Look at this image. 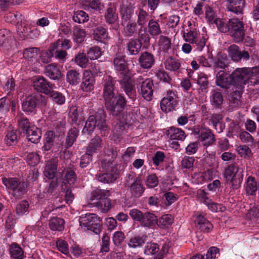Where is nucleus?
<instances>
[{"label":"nucleus","instance_id":"obj_1","mask_svg":"<svg viewBox=\"0 0 259 259\" xmlns=\"http://www.w3.org/2000/svg\"><path fill=\"white\" fill-rule=\"evenodd\" d=\"M103 97L107 109L113 115H117L123 109L125 104L124 98L121 95L115 96L114 86L115 80L110 76L104 77Z\"/></svg>","mask_w":259,"mask_h":259},{"label":"nucleus","instance_id":"obj_2","mask_svg":"<svg viewBox=\"0 0 259 259\" xmlns=\"http://www.w3.org/2000/svg\"><path fill=\"white\" fill-rule=\"evenodd\" d=\"M102 170L96 175L98 180L104 184L113 183L118 178L119 171L117 165L110 161L103 160L102 162Z\"/></svg>","mask_w":259,"mask_h":259},{"label":"nucleus","instance_id":"obj_3","mask_svg":"<svg viewBox=\"0 0 259 259\" xmlns=\"http://www.w3.org/2000/svg\"><path fill=\"white\" fill-rule=\"evenodd\" d=\"M81 229L91 230L96 234H99L102 230V224L99 217L94 213H86L81 215L79 220Z\"/></svg>","mask_w":259,"mask_h":259},{"label":"nucleus","instance_id":"obj_4","mask_svg":"<svg viewBox=\"0 0 259 259\" xmlns=\"http://www.w3.org/2000/svg\"><path fill=\"white\" fill-rule=\"evenodd\" d=\"M3 184L11 191L13 195L16 198H20L27 192L26 183L16 178H4L2 179Z\"/></svg>","mask_w":259,"mask_h":259},{"label":"nucleus","instance_id":"obj_5","mask_svg":"<svg viewBox=\"0 0 259 259\" xmlns=\"http://www.w3.org/2000/svg\"><path fill=\"white\" fill-rule=\"evenodd\" d=\"M243 170L237 164L230 165L224 171V177L234 189L240 187L243 177Z\"/></svg>","mask_w":259,"mask_h":259},{"label":"nucleus","instance_id":"obj_6","mask_svg":"<svg viewBox=\"0 0 259 259\" xmlns=\"http://www.w3.org/2000/svg\"><path fill=\"white\" fill-rule=\"evenodd\" d=\"M249 69L247 68H238L231 74V77L234 87V92L240 95L239 90L245 84L249 79Z\"/></svg>","mask_w":259,"mask_h":259},{"label":"nucleus","instance_id":"obj_7","mask_svg":"<svg viewBox=\"0 0 259 259\" xmlns=\"http://www.w3.org/2000/svg\"><path fill=\"white\" fill-rule=\"evenodd\" d=\"M105 117L104 111L103 110H98L95 116H90L83 128V132H92L96 126L100 130H104L106 127Z\"/></svg>","mask_w":259,"mask_h":259},{"label":"nucleus","instance_id":"obj_8","mask_svg":"<svg viewBox=\"0 0 259 259\" xmlns=\"http://www.w3.org/2000/svg\"><path fill=\"white\" fill-rule=\"evenodd\" d=\"M135 82L143 98L147 101L151 100L153 91V83L151 79L140 75L135 79Z\"/></svg>","mask_w":259,"mask_h":259},{"label":"nucleus","instance_id":"obj_9","mask_svg":"<svg viewBox=\"0 0 259 259\" xmlns=\"http://www.w3.org/2000/svg\"><path fill=\"white\" fill-rule=\"evenodd\" d=\"M71 47L70 40L67 39H59L51 46L54 56L64 62L67 53L65 50H68Z\"/></svg>","mask_w":259,"mask_h":259},{"label":"nucleus","instance_id":"obj_10","mask_svg":"<svg viewBox=\"0 0 259 259\" xmlns=\"http://www.w3.org/2000/svg\"><path fill=\"white\" fill-rule=\"evenodd\" d=\"M230 26L231 36L235 42L242 41L244 37V27L243 23L237 19L233 18L228 21Z\"/></svg>","mask_w":259,"mask_h":259},{"label":"nucleus","instance_id":"obj_11","mask_svg":"<svg viewBox=\"0 0 259 259\" xmlns=\"http://www.w3.org/2000/svg\"><path fill=\"white\" fill-rule=\"evenodd\" d=\"M183 36L186 42L195 45L198 51H201L206 45L207 38L198 33L196 30L184 32Z\"/></svg>","mask_w":259,"mask_h":259},{"label":"nucleus","instance_id":"obj_12","mask_svg":"<svg viewBox=\"0 0 259 259\" xmlns=\"http://www.w3.org/2000/svg\"><path fill=\"white\" fill-rule=\"evenodd\" d=\"M178 102V97L176 92L168 91L165 96L161 101V109L165 112L175 110Z\"/></svg>","mask_w":259,"mask_h":259},{"label":"nucleus","instance_id":"obj_13","mask_svg":"<svg viewBox=\"0 0 259 259\" xmlns=\"http://www.w3.org/2000/svg\"><path fill=\"white\" fill-rule=\"evenodd\" d=\"M126 186L130 188V191L133 196L136 198L141 197L145 191L142 181L139 177L134 178L132 175H129Z\"/></svg>","mask_w":259,"mask_h":259},{"label":"nucleus","instance_id":"obj_14","mask_svg":"<svg viewBox=\"0 0 259 259\" xmlns=\"http://www.w3.org/2000/svg\"><path fill=\"white\" fill-rule=\"evenodd\" d=\"M41 101L44 104H46L45 98L40 95H32L27 97L22 104V110L26 112H32L34 111L36 105Z\"/></svg>","mask_w":259,"mask_h":259},{"label":"nucleus","instance_id":"obj_15","mask_svg":"<svg viewBox=\"0 0 259 259\" xmlns=\"http://www.w3.org/2000/svg\"><path fill=\"white\" fill-rule=\"evenodd\" d=\"M194 134L198 136V140L203 142L204 146L210 145L214 141V135L208 128L205 127L196 128Z\"/></svg>","mask_w":259,"mask_h":259},{"label":"nucleus","instance_id":"obj_16","mask_svg":"<svg viewBox=\"0 0 259 259\" xmlns=\"http://www.w3.org/2000/svg\"><path fill=\"white\" fill-rule=\"evenodd\" d=\"M32 82L35 90L46 95L49 93L51 90L56 88L54 84L48 82L44 77L41 76L34 77L32 79Z\"/></svg>","mask_w":259,"mask_h":259},{"label":"nucleus","instance_id":"obj_17","mask_svg":"<svg viewBox=\"0 0 259 259\" xmlns=\"http://www.w3.org/2000/svg\"><path fill=\"white\" fill-rule=\"evenodd\" d=\"M215 82L218 86L222 88L235 91L231 74H228L224 70H221L218 72Z\"/></svg>","mask_w":259,"mask_h":259},{"label":"nucleus","instance_id":"obj_18","mask_svg":"<svg viewBox=\"0 0 259 259\" xmlns=\"http://www.w3.org/2000/svg\"><path fill=\"white\" fill-rule=\"evenodd\" d=\"M95 79L90 70H85L83 73L82 81L80 88L84 92H90L94 89Z\"/></svg>","mask_w":259,"mask_h":259},{"label":"nucleus","instance_id":"obj_19","mask_svg":"<svg viewBox=\"0 0 259 259\" xmlns=\"http://www.w3.org/2000/svg\"><path fill=\"white\" fill-rule=\"evenodd\" d=\"M229 56L234 61L238 62L242 59L248 60L249 55L247 51L242 52L239 50V47L236 45H231L228 48Z\"/></svg>","mask_w":259,"mask_h":259},{"label":"nucleus","instance_id":"obj_20","mask_svg":"<svg viewBox=\"0 0 259 259\" xmlns=\"http://www.w3.org/2000/svg\"><path fill=\"white\" fill-rule=\"evenodd\" d=\"M244 4V0H226L224 2L227 10L237 14L242 13Z\"/></svg>","mask_w":259,"mask_h":259},{"label":"nucleus","instance_id":"obj_21","mask_svg":"<svg viewBox=\"0 0 259 259\" xmlns=\"http://www.w3.org/2000/svg\"><path fill=\"white\" fill-rule=\"evenodd\" d=\"M138 61L142 68L149 69L154 65L155 59L152 54L145 52L141 54Z\"/></svg>","mask_w":259,"mask_h":259},{"label":"nucleus","instance_id":"obj_22","mask_svg":"<svg viewBox=\"0 0 259 259\" xmlns=\"http://www.w3.org/2000/svg\"><path fill=\"white\" fill-rule=\"evenodd\" d=\"M122 89L126 94L131 98L134 97L136 90L134 86V81L130 77L125 76L120 81Z\"/></svg>","mask_w":259,"mask_h":259},{"label":"nucleus","instance_id":"obj_23","mask_svg":"<svg viewBox=\"0 0 259 259\" xmlns=\"http://www.w3.org/2000/svg\"><path fill=\"white\" fill-rule=\"evenodd\" d=\"M195 222L197 229L203 232H209L213 228L212 224L202 215L197 216Z\"/></svg>","mask_w":259,"mask_h":259},{"label":"nucleus","instance_id":"obj_24","mask_svg":"<svg viewBox=\"0 0 259 259\" xmlns=\"http://www.w3.org/2000/svg\"><path fill=\"white\" fill-rule=\"evenodd\" d=\"M28 141L33 143L39 142L41 136V131L34 125H31L26 131Z\"/></svg>","mask_w":259,"mask_h":259},{"label":"nucleus","instance_id":"obj_25","mask_svg":"<svg viewBox=\"0 0 259 259\" xmlns=\"http://www.w3.org/2000/svg\"><path fill=\"white\" fill-rule=\"evenodd\" d=\"M166 134L171 140L183 141L186 135L184 132L180 128L171 127L166 131Z\"/></svg>","mask_w":259,"mask_h":259},{"label":"nucleus","instance_id":"obj_26","mask_svg":"<svg viewBox=\"0 0 259 259\" xmlns=\"http://www.w3.org/2000/svg\"><path fill=\"white\" fill-rule=\"evenodd\" d=\"M46 71L47 75L53 80H58L62 76L61 72L58 65L55 63L49 64L46 66Z\"/></svg>","mask_w":259,"mask_h":259},{"label":"nucleus","instance_id":"obj_27","mask_svg":"<svg viewBox=\"0 0 259 259\" xmlns=\"http://www.w3.org/2000/svg\"><path fill=\"white\" fill-rule=\"evenodd\" d=\"M76 181V175L73 171L70 170L65 175L61 185L62 190L65 191L66 189H71L72 186Z\"/></svg>","mask_w":259,"mask_h":259},{"label":"nucleus","instance_id":"obj_28","mask_svg":"<svg viewBox=\"0 0 259 259\" xmlns=\"http://www.w3.org/2000/svg\"><path fill=\"white\" fill-rule=\"evenodd\" d=\"M156 222L157 217L154 214L146 212L144 213L140 223L144 227L151 228L156 224Z\"/></svg>","mask_w":259,"mask_h":259},{"label":"nucleus","instance_id":"obj_29","mask_svg":"<svg viewBox=\"0 0 259 259\" xmlns=\"http://www.w3.org/2000/svg\"><path fill=\"white\" fill-rule=\"evenodd\" d=\"M257 185L254 177L249 176L245 182V190L248 195H253L257 190Z\"/></svg>","mask_w":259,"mask_h":259},{"label":"nucleus","instance_id":"obj_30","mask_svg":"<svg viewBox=\"0 0 259 259\" xmlns=\"http://www.w3.org/2000/svg\"><path fill=\"white\" fill-rule=\"evenodd\" d=\"M64 221L58 217L51 218L49 223V228L53 231H62L64 228Z\"/></svg>","mask_w":259,"mask_h":259},{"label":"nucleus","instance_id":"obj_31","mask_svg":"<svg viewBox=\"0 0 259 259\" xmlns=\"http://www.w3.org/2000/svg\"><path fill=\"white\" fill-rule=\"evenodd\" d=\"M57 171V164L54 160H51L47 162L44 171L45 176L49 179L54 178Z\"/></svg>","mask_w":259,"mask_h":259},{"label":"nucleus","instance_id":"obj_32","mask_svg":"<svg viewBox=\"0 0 259 259\" xmlns=\"http://www.w3.org/2000/svg\"><path fill=\"white\" fill-rule=\"evenodd\" d=\"M142 42L139 39H132L127 44V51L130 55H137L141 50Z\"/></svg>","mask_w":259,"mask_h":259},{"label":"nucleus","instance_id":"obj_33","mask_svg":"<svg viewBox=\"0 0 259 259\" xmlns=\"http://www.w3.org/2000/svg\"><path fill=\"white\" fill-rule=\"evenodd\" d=\"M93 35L95 40L100 42H105L109 38L106 29L101 26L98 27L94 30Z\"/></svg>","mask_w":259,"mask_h":259},{"label":"nucleus","instance_id":"obj_34","mask_svg":"<svg viewBox=\"0 0 259 259\" xmlns=\"http://www.w3.org/2000/svg\"><path fill=\"white\" fill-rule=\"evenodd\" d=\"M66 81L71 85H77L80 81L79 72L73 69L67 71L66 73Z\"/></svg>","mask_w":259,"mask_h":259},{"label":"nucleus","instance_id":"obj_35","mask_svg":"<svg viewBox=\"0 0 259 259\" xmlns=\"http://www.w3.org/2000/svg\"><path fill=\"white\" fill-rule=\"evenodd\" d=\"M174 222V217L169 214L162 215L158 219H157L156 224L158 227L164 229L169 227Z\"/></svg>","mask_w":259,"mask_h":259},{"label":"nucleus","instance_id":"obj_36","mask_svg":"<svg viewBox=\"0 0 259 259\" xmlns=\"http://www.w3.org/2000/svg\"><path fill=\"white\" fill-rule=\"evenodd\" d=\"M114 65L118 71L121 72V73L126 72L127 65L123 56L117 55L114 60Z\"/></svg>","mask_w":259,"mask_h":259},{"label":"nucleus","instance_id":"obj_37","mask_svg":"<svg viewBox=\"0 0 259 259\" xmlns=\"http://www.w3.org/2000/svg\"><path fill=\"white\" fill-rule=\"evenodd\" d=\"M11 256L14 259H23L24 257V251L17 243H12L10 247Z\"/></svg>","mask_w":259,"mask_h":259},{"label":"nucleus","instance_id":"obj_38","mask_svg":"<svg viewBox=\"0 0 259 259\" xmlns=\"http://www.w3.org/2000/svg\"><path fill=\"white\" fill-rule=\"evenodd\" d=\"M78 135V130L73 127L69 130L67 133L65 146L66 148L70 147L76 141Z\"/></svg>","mask_w":259,"mask_h":259},{"label":"nucleus","instance_id":"obj_39","mask_svg":"<svg viewBox=\"0 0 259 259\" xmlns=\"http://www.w3.org/2000/svg\"><path fill=\"white\" fill-rule=\"evenodd\" d=\"M164 65L166 70L171 71H177L181 66L180 61L173 58L167 59L165 61Z\"/></svg>","mask_w":259,"mask_h":259},{"label":"nucleus","instance_id":"obj_40","mask_svg":"<svg viewBox=\"0 0 259 259\" xmlns=\"http://www.w3.org/2000/svg\"><path fill=\"white\" fill-rule=\"evenodd\" d=\"M146 236H135L131 238L128 242V246L131 248H137L141 247L146 241Z\"/></svg>","mask_w":259,"mask_h":259},{"label":"nucleus","instance_id":"obj_41","mask_svg":"<svg viewBox=\"0 0 259 259\" xmlns=\"http://www.w3.org/2000/svg\"><path fill=\"white\" fill-rule=\"evenodd\" d=\"M123 26V32L126 36H132L137 31V24L135 22L130 21L127 22H122Z\"/></svg>","mask_w":259,"mask_h":259},{"label":"nucleus","instance_id":"obj_42","mask_svg":"<svg viewBox=\"0 0 259 259\" xmlns=\"http://www.w3.org/2000/svg\"><path fill=\"white\" fill-rule=\"evenodd\" d=\"M86 36L85 31L83 29L75 27L73 29L72 39L76 43L82 42Z\"/></svg>","mask_w":259,"mask_h":259},{"label":"nucleus","instance_id":"obj_43","mask_svg":"<svg viewBox=\"0 0 259 259\" xmlns=\"http://www.w3.org/2000/svg\"><path fill=\"white\" fill-rule=\"evenodd\" d=\"M93 203L95 204V205L98 208H100L103 212H108L110 209L111 206L110 200L106 197L103 198L102 200L93 202Z\"/></svg>","mask_w":259,"mask_h":259},{"label":"nucleus","instance_id":"obj_44","mask_svg":"<svg viewBox=\"0 0 259 259\" xmlns=\"http://www.w3.org/2000/svg\"><path fill=\"white\" fill-rule=\"evenodd\" d=\"M159 49L162 52H167L171 48V41L168 37L161 35L158 40Z\"/></svg>","mask_w":259,"mask_h":259},{"label":"nucleus","instance_id":"obj_45","mask_svg":"<svg viewBox=\"0 0 259 259\" xmlns=\"http://www.w3.org/2000/svg\"><path fill=\"white\" fill-rule=\"evenodd\" d=\"M89 57H88L84 53H78L74 58V62L79 67L84 68H86L89 63Z\"/></svg>","mask_w":259,"mask_h":259},{"label":"nucleus","instance_id":"obj_46","mask_svg":"<svg viewBox=\"0 0 259 259\" xmlns=\"http://www.w3.org/2000/svg\"><path fill=\"white\" fill-rule=\"evenodd\" d=\"M115 7L113 4H110L107 10V13L105 15L106 21L109 24H113L117 19V15L115 14Z\"/></svg>","mask_w":259,"mask_h":259},{"label":"nucleus","instance_id":"obj_47","mask_svg":"<svg viewBox=\"0 0 259 259\" xmlns=\"http://www.w3.org/2000/svg\"><path fill=\"white\" fill-rule=\"evenodd\" d=\"M134 10L131 7H128L126 5H122L120 9L122 22H128Z\"/></svg>","mask_w":259,"mask_h":259},{"label":"nucleus","instance_id":"obj_48","mask_svg":"<svg viewBox=\"0 0 259 259\" xmlns=\"http://www.w3.org/2000/svg\"><path fill=\"white\" fill-rule=\"evenodd\" d=\"M109 191L105 190H96L94 191L91 195V200L94 201H99L102 200L103 198L109 196Z\"/></svg>","mask_w":259,"mask_h":259},{"label":"nucleus","instance_id":"obj_49","mask_svg":"<svg viewBox=\"0 0 259 259\" xmlns=\"http://www.w3.org/2000/svg\"><path fill=\"white\" fill-rule=\"evenodd\" d=\"M148 32L152 36H157L161 32L159 24L156 21L151 19L148 22Z\"/></svg>","mask_w":259,"mask_h":259},{"label":"nucleus","instance_id":"obj_50","mask_svg":"<svg viewBox=\"0 0 259 259\" xmlns=\"http://www.w3.org/2000/svg\"><path fill=\"white\" fill-rule=\"evenodd\" d=\"M228 59L226 55H218L214 62L215 68L225 69L228 66Z\"/></svg>","mask_w":259,"mask_h":259},{"label":"nucleus","instance_id":"obj_51","mask_svg":"<svg viewBox=\"0 0 259 259\" xmlns=\"http://www.w3.org/2000/svg\"><path fill=\"white\" fill-rule=\"evenodd\" d=\"M12 39L10 32L7 29L0 30V46L7 47L9 41Z\"/></svg>","mask_w":259,"mask_h":259},{"label":"nucleus","instance_id":"obj_52","mask_svg":"<svg viewBox=\"0 0 259 259\" xmlns=\"http://www.w3.org/2000/svg\"><path fill=\"white\" fill-rule=\"evenodd\" d=\"M87 54L91 60H96L101 56L102 52L99 47L94 46L88 50Z\"/></svg>","mask_w":259,"mask_h":259},{"label":"nucleus","instance_id":"obj_53","mask_svg":"<svg viewBox=\"0 0 259 259\" xmlns=\"http://www.w3.org/2000/svg\"><path fill=\"white\" fill-rule=\"evenodd\" d=\"M101 143V139L99 137L94 138L91 140L87 148V152L92 154L96 152L98 147H99Z\"/></svg>","mask_w":259,"mask_h":259},{"label":"nucleus","instance_id":"obj_54","mask_svg":"<svg viewBox=\"0 0 259 259\" xmlns=\"http://www.w3.org/2000/svg\"><path fill=\"white\" fill-rule=\"evenodd\" d=\"M17 131L15 130L9 132L5 139V142L8 145H15L17 143Z\"/></svg>","mask_w":259,"mask_h":259},{"label":"nucleus","instance_id":"obj_55","mask_svg":"<svg viewBox=\"0 0 259 259\" xmlns=\"http://www.w3.org/2000/svg\"><path fill=\"white\" fill-rule=\"evenodd\" d=\"M52 100L58 104H63L65 101V98L62 95V94L51 90L47 94Z\"/></svg>","mask_w":259,"mask_h":259},{"label":"nucleus","instance_id":"obj_56","mask_svg":"<svg viewBox=\"0 0 259 259\" xmlns=\"http://www.w3.org/2000/svg\"><path fill=\"white\" fill-rule=\"evenodd\" d=\"M157 244L153 242H148L145 247L144 253L147 255H153L159 251Z\"/></svg>","mask_w":259,"mask_h":259},{"label":"nucleus","instance_id":"obj_57","mask_svg":"<svg viewBox=\"0 0 259 259\" xmlns=\"http://www.w3.org/2000/svg\"><path fill=\"white\" fill-rule=\"evenodd\" d=\"M26 160L28 164L34 166L39 163L40 157L36 153L31 152L27 154Z\"/></svg>","mask_w":259,"mask_h":259},{"label":"nucleus","instance_id":"obj_58","mask_svg":"<svg viewBox=\"0 0 259 259\" xmlns=\"http://www.w3.org/2000/svg\"><path fill=\"white\" fill-rule=\"evenodd\" d=\"M83 5L89 10H100L102 7L99 0H84Z\"/></svg>","mask_w":259,"mask_h":259},{"label":"nucleus","instance_id":"obj_59","mask_svg":"<svg viewBox=\"0 0 259 259\" xmlns=\"http://www.w3.org/2000/svg\"><path fill=\"white\" fill-rule=\"evenodd\" d=\"M208 193L205 190L199 189L197 192V198L198 200L205 204L206 205L209 204V202L211 200L208 197Z\"/></svg>","mask_w":259,"mask_h":259},{"label":"nucleus","instance_id":"obj_60","mask_svg":"<svg viewBox=\"0 0 259 259\" xmlns=\"http://www.w3.org/2000/svg\"><path fill=\"white\" fill-rule=\"evenodd\" d=\"M249 69V81L252 84L259 83V67Z\"/></svg>","mask_w":259,"mask_h":259},{"label":"nucleus","instance_id":"obj_61","mask_svg":"<svg viewBox=\"0 0 259 259\" xmlns=\"http://www.w3.org/2000/svg\"><path fill=\"white\" fill-rule=\"evenodd\" d=\"M236 150L238 154L244 158H249L251 156V150L245 145H240L237 147Z\"/></svg>","mask_w":259,"mask_h":259},{"label":"nucleus","instance_id":"obj_62","mask_svg":"<svg viewBox=\"0 0 259 259\" xmlns=\"http://www.w3.org/2000/svg\"><path fill=\"white\" fill-rule=\"evenodd\" d=\"M39 49L37 48H27L23 51V57L27 59L36 58Z\"/></svg>","mask_w":259,"mask_h":259},{"label":"nucleus","instance_id":"obj_63","mask_svg":"<svg viewBox=\"0 0 259 259\" xmlns=\"http://www.w3.org/2000/svg\"><path fill=\"white\" fill-rule=\"evenodd\" d=\"M215 24H216L218 30L222 32L226 33L230 31V26L228 22H227L219 18L215 20Z\"/></svg>","mask_w":259,"mask_h":259},{"label":"nucleus","instance_id":"obj_64","mask_svg":"<svg viewBox=\"0 0 259 259\" xmlns=\"http://www.w3.org/2000/svg\"><path fill=\"white\" fill-rule=\"evenodd\" d=\"M73 20L78 23H83L89 20V16L85 12L78 11L73 16Z\"/></svg>","mask_w":259,"mask_h":259}]
</instances>
